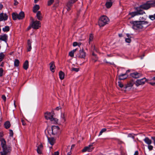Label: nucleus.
Masks as SVG:
<instances>
[{
  "instance_id": "obj_1",
  "label": "nucleus",
  "mask_w": 155,
  "mask_h": 155,
  "mask_svg": "<svg viewBox=\"0 0 155 155\" xmlns=\"http://www.w3.org/2000/svg\"><path fill=\"white\" fill-rule=\"evenodd\" d=\"M130 23L132 25L134 29L140 30L143 28L144 25H147L149 22L147 21H131Z\"/></svg>"
},
{
  "instance_id": "obj_2",
  "label": "nucleus",
  "mask_w": 155,
  "mask_h": 155,
  "mask_svg": "<svg viewBox=\"0 0 155 155\" xmlns=\"http://www.w3.org/2000/svg\"><path fill=\"white\" fill-rule=\"evenodd\" d=\"M155 7V2L153 1H149L141 5L140 6L137 7L139 8V9H142L147 10L151 7Z\"/></svg>"
},
{
  "instance_id": "obj_3",
  "label": "nucleus",
  "mask_w": 155,
  "mask_h": 155,
  "mask_svg": "<svg viewBox=\"0 0 155 155\" xmlns=\"http://www.w3.org/2000/svg\"><path fill=\"white\" fill-rule=\"evenodd\" d=\"M109 21V19L106 16H101L98 21V25L100 27H103L107 24Z\"/></svg>"
},
{
  "instance_id": "obj_4",
  "label": "nucleus",
  "mask_w": 155,
  "mask_h": 155,
  "mask_svg": "<svg viewBox=\"0 0 155 155\" xmlns=\"http://www.w3.org/2000/svg\"><path fill=\"white\" fill-rule=\"evenodd\" d=\"M1 145L3 151L5 153H7L9 152L11 150L10 147H7L6 144V142L5 140L3 138H2L1 140Z\"/></svg>"
},
{
  "instance_id": "obj_5",
  "label": "nucleus",
  "mask_w": 155,
  "mask_h": 155,
  "mask_svg": "<svg viewBox=\"0 0 155 155\" xmlns=\"http://www.w3.org/2000/svg\"><path fill=\"white\" fill-rule=\"evenodd\" d=\"M135 8L137 11H136L130 12L129 14V15L131 16V18H133L136 15H142L144 14H145L144 11L141 9H139V7H137Z\"/></svg>"
},
{
  "instance_id": "obj_6",
  "label": "nucleus",
  "mask_w": 155,
  "mask_h": 155,
  "mask_svg": "<svg viewBox=\"0 0 155 155\" xmlns=\"http://www.w3.org/2000/svg\"><path fill=\"white\" fill-rule=\"evenodd\" d=\"M53 114L47 112L45 113V117L46 120H50L51 121L57 123L58 119L53 117Z\"/></svg>"
},
{
  "instance_id": "obj_7",
  "label": "nucleus",
  "mask_w": 155,
  "mask_h": 155,
  "mask_svg": "<svg viewBox=\"0 0 155 155\" xmlns=\"http://www.w3.org/2000/svg\"><path fill=\"white\" fill-rule=\"evenodd\" d=\"M86 56V53L83 49L80 50L76 55L77 58L84 59Z\"/></svg>"
},
{
  "instance_id": "obj_8",
  "label": "nucleus",
  "mask_w": 155,
  "mask_h": 155,
  "mask_svg": "<svg viewBox=\"0 0 155 155\" xmlns=\"http://www.w3.org/2000/svg\"><path fill=\"white\" fill-rule=\"evenodd\" d=\"M41 23L40 22L38 21L34 20L32 18V27L34 29H37L40 27Z\"/></svg>"
},
{
  "instance_id": "obj_9",
  "label": "nucleus",
  "mask_w": 155,
  "mask_h": 155,
  "mask_svg": "<svg viewBox=\"0 0 155 155\" xmlns=\"http://www.w3.org/2000/svg\"><path fill=\"white\" fill-rule=\"evenodd\" d=\"M52 134L53 135H55L59 134L60 132V128L58 126H52L51 127Z\"/></svg>"
},
{
  "instance_id": "obj_10",
  "label": "nucleus",
  "mask_w": 155,
  "mask_h": 155,
  "mask_svg": "<svg viewBox=\"0 0 155 155\" xmlns=\"http://www.w3.org/2000/svg\"><path fill=\"white\" fill-rule=\"evenodd\" d=\"M148 81L145 78L137 80L136 81V85L138 86L139 85H143L144 84L145 82H147Z\"/></svg>"
},
{
  "instance_id": "obj_11",
  "label": "nucleus",
  "mask_w": 155,
  "mask_h": 155,
  "mask_svg": "<svg viewBox=\"0 0 155 155\" xmlns=\"http://www.w3.org/2000/svg\"><path fill=\"white\" fill-rule=\"evenodd\" d=\"M130 71V70H127L126 72L124 74H121L119 76V78L120 80H124L127 78L128 76L127 75V74Z\"/></svg>"
},
{
  "instance_id": "obj_12",
  "label": "nucleus",
  "mask_w": 155,
  "mask_h": 155,
  "mask_svg": "<svg viewBox=\"0 0 155 155\" xmlns=\"http://www.w3.org/2000/svg\"><path fill=\"white\" fill-rule=\"evenodd\" d=\"M93 147L92 144L89 145L88 146L85 147L82 150L83 152H85L86 151L91 152L92 151Z\"/></svg>"
},
{
  "instance_id": "obj_13",
  "label": "nucleus",
  "mask_w": 155,
  "mask_h": 155,
  "mask_svg": "<svg viewBox=\"0 0 155 155\" xmlns=\"http://www.w3.org/2000/svg\"><path fill=\"white\" fill-rule=\"evenodd\" d=\"M8 16L6 14H3L1 13L0 14V21H6L7 20Z\"/></svg>"
},
{
  "instance_id": "obj_14",
  "label": "nucleus",
  "mask_w": 155,
  "mask_h": 155,
  "mask_svg": "<svg viewBox=\"0 0 155 155\" xmlns=\"http://www.w3.org/2000/svg\"><path fill=\"white\" fill-rule=\"evenodd\" d=\"M134 81L133 80H131L127 83V84L126 85L124 88L126 89L128 87L131 88L134 85Z\"/></svg>"
},
{
  "instance_id": "obj_15",
  "label": "nucleus",
  "mask_w": 155,
  "mask_h": 155,
  "mask_svg": "<svg viewBox=\"0 0 155 155\" xmlns=\"http://www.w3.org/2000/svg\"><path fill=\"white\" fill-rule=\"evenodd\" d=\"M8 38V35L6 34L0 35V40L4 41L6 43L7 42Z\"/></svg>"
},
{
  "instance_id": "obj_16",
  "label": "nucleus",
  "mask_w": 155,
  "mask_h": 155,
  "mask_svg": "<svg viewBox=\"0 0 155 155\" xmlns=\"http://www.w3.org/2000/svg\"><path fill=\"white\" fill-rule=\"evenodd\" d=\"M130 75L133 78H137L141 76L142 75L140 73H139L137 72H136L131 73L130 74Z\"/></svg>"
},
{
  "instance_id": "obj_17",
  "label": "nucleus",
  "mask_w": 155,
  "mask_h": 155,
  "mask_svg": "<svg viewBox=\"0 0 155 155\" xmlns=\"http://www.w3.org/2000/svg\"><path fill=\"white\" fill-rule=\"evenodd\" d=\"M31 43L32 41L30 40H28L27 45V51H30L31 49Z\"/></svg>"
},
{
  "instance_id": "obj_18",
  "label": "nucleus",
  "mask_w": 155,
  "mask_h": 155,
  "mask_svg": "<svg viewBox=\"0 0 155 155\" xmlns=\"http://www.w3.org/2000/svg\"><path fill=\"white\" fill-rule=\"evenodd\" d=\"M18 19L21 20L23 19L25 17V14L23 12H21L18 14Z\"/></svg>"
},
{
  "instance_id": "obj_19",
  "label": "nucleus",
  "mask_w": 155,
  "mask_h": 155,
  "mask_svg": "<svg viewBox=\"0 0 155 155\" xmlns=\"http://www.w3.org/2000/svg\"><path fill=\"white\" fill-rule=\"evenodd\" d=\"M36 17L37 19L39 20H41L42 18V17L41 16V12L38 11L36 14Z\"/></svg>"
},
{
  "instance_id": "obj_20",
  "label": "nucleus",
  "mask_w": 155,
  "mask_h": 155,
  "mask_svg": "<svg viewBox=\"0 0 155 155\" xmlns=\"http://www.w3.org/2000/svg\"><path fill=\"white\" fill-rule=\"evenodd\" d=\"M50 69L51 71L52 72H54V62L53 61L51 62L50 64Z\"/></svg>"
},
{
  "instance_id": "obj_21",
  "label": "nucleus",
  "mask_w": 155,
  "mask_h": 155,
  "mask_svg": "<svg viewBox=\"0 0 155 155\" xmlns=\"http://www.w3.org/2000/svg\"><path fill=\"white\" fill-rule=\"evenodd\" d=\"M48 140L50 144L53 145L54 143L55 140L53 137H48Z\"/></svg>"
},
{
  "instance_id": "obj_22",
  "label": "nucleus",
  "mask_w": 155,
  "mask_h": 155,
  "mask_svg": "<svg viewBox=\"0 0 155 155\" xmlns=\"http://www.w3.org/2000/svg\"><path fill=\"white\" fill-rule=\"evenodd\" d=\"M39 6L38 5H36L33 8V12L34 13L37 12V11L39 9Z\"/></svg>"
},
{
  "instance_id": "obj_23",
  "label": "nucleus",
  "mask_w": 155,
  "mask_h": 155,
  "mask_svg": "<svg viewBox=\"0 0 155 155\" xmlns=\"http://www.w3.org/2000/svg\"><path fill=\"white\" fill-rule=\"evenodd\" d=\"M143 140L144 142L148 145H150L152 143L151 140L148 137H146Z\"/></svg>"
},
{
  "instance_id": "obj_24",
  "label": "nucleus",
  "mask_w": 155,
  "mask_h": 155,
  "mask_svg": "<svg viewBox=\"0 0 155 155\" xmlns=\"http://www.w3.org/2000/svg\"><path fill=\"white\" fill-rule=\"evenodd\" d=\"M28 67V61L26 60L23 64V68L25 70H27Z\"/></svg>"
},
{
  "instance_id": "obj_25",
  "label": "nucleus",
  "mask_w": 155,
  "mask_h": 155,
  "mask_svg": "<svg viewBox=\"0 0 155 155\" xmlns=\"http://www.w3.org/2000/svg\"><path fill=\"white\" fill-rule=\"evenodd\" d=\"M59 75L60 79L63 80L64 79V74L63 72L61 71H60L59 73Z\"/></svg>"
},
{
  "instance_id": "obj_26",
  "label": "nucleus",
  "mask_w": 155,
  "mask_h": 155,
  "mask_svg": "<svg viewBox=\"0 0 155 155\" xmlns=\"http://www.w3.org/2000/svg\"><path fill=\"white\" fill-rule=\"evenodd\" d=\"M12 17L13 20L18 19V14L16 13H13L12 14Z\"/></svg>"
},
{
  "instance_id": "obj_27",
  "label": "nucleus",
  "mask_w": 155,
  "mask_h": 155,
  "mask_svg": "<svg viewBox=\"0 0 155 155\" xmlns=\"http://www.w3.org/2000/svg\"><path fill=\"white\" fill-rule=\"evenodd\" d=\"M4 125L5 128L7 129L9 128L11 126L10 122L9 121H6Z\"/></svg>"
},
{
  "instance_id": "obj_28",
  "label": "nucleus",
  "mask_w": 155,
  "mask_h": 155,
  "mask_svg": "<svg viewBox=\"0 0 155 155\" xmlns=\"http://www.w3.org/2000/svg\"><path fill=\"white\" fill-rule=\"evenodd\" d=\"M77 49H74L72 51H71V52L69 53V55L71 57H73L74 56V54L75 52L76 51Z\"/></svg>"
},
{
  "instance_id": "obj_29",
  "label": "nucleus",
  "mask_w": 155,
  "mask_h": 155,
  "mask_svg": "<svg viewBox=\"0 0 155 155\" xmlns=\"http://www.w3.org/2000/svg\"><path fill=\"white\" fill-rule=\"evenodd\" d=\"M106 6L107 8H109L112 5V3L111 2H107L106 3Z\"/></svg>"
},
{
  "instance_id": "obj_30",
  "label": "nucleus",
  "mask_w": 155,
  "mask_h": 155,
  "mask_svg": "<svg viewBox=\"0 0 155 155\" xmlns=\"http://www.w3.org/2000/svg\"><path fill=\"white\" fill-rule=\"evenodd\" d=\"M9 27L8 26H6L2 29V30L4 32H8L9 31Z\"/></svg>"
},
{
  "instance_id": "obj_31",
  "label": "nucleus",
  "mask_w": 155,
  "mask_h": 155,
  "mask_svg": "<svg viewBox=\"0 0 155 155\" xmlns=\"http://www.w3.org/2000/svg\"><path fill=\"white\" fill-rule=\"evenodd\" d=\"M78 0H71L69 1L67 3L72 6L73 4Z\"/></svg>"
},
{
  "instance_id": "obj_32",
  "label": "nucleus",
  "mask_w": 155,
  "mask_h": 155,
  "mask_svg": "<svg viewBox=\"0 0 155 155\" xmlns=\"http://www.w3.org/2000/svg\"><path fill=\"white\" fill-rule=\"evenodd\" d=\"M19 61L18 59H16L14 61V65L15 66L18 67L19 66Z\"/></svg>"
},
{
  "instance_id": "obj_33",
  "label": "nucleus",
  "mask_w": 155,
  "mask_h": 155,
  "mask_svg": "<svg viewBox=\"0 0 155 155\" xmlns=\"http://www.w3.org/2000/svg\"><path fill=\"white\" fill-rule=\"evenodd\" d=\"M5 56L3 53L2 52L0 53V62L2 61L3 60Z\"/></svg>"
},
{
  "instance_id": "obj_34",
  "label": "nucleus",
  "mask_w": 155,
  "mask_h": 155,
  "mask_svg": "<svg viewBox=\"0 0 155 155\" xmlns=\"http://www.w3.org/2000/svg\"><path fill=\"white\" fill-rule=\"evenodd\" d=\"M71 5H69L68 3L66 5V9H67L68 11H70L71 9V7H72Z\"/></svg>"
},
{
  "instance_id": "obj_35",
  "label": "nucleus",
  "mask_w": 155,
  "mask_h": 155,
  "mask_svg": "<svg viewBox=\"0 0 155 155\" xmlns=\"http://www.w3.org/2000/svg\"><path fill=\"white\" fill-rule=\"evenodd\" d=\"M149 18L152 20H153L155 19V14L153 15H150Z\"/></svg>"
},
{
  "instance_id": "obj_36",
  "label": "nucleus",
  "mask_w": 155,
  "mask_h": 155,
  "mask_svg": "<svg viewBox=\"0 0 155 155\" xmlns=\"http://www.w3.org/2000/svg\"><path fill=\"white\" fill-rule=\"evenodd\" d=\"M93 38V35L92 34H91L89 36V43L90 41H92Z\"/></svg>"
},
{
  "instance_id": "obj_37",
  "label": "nucleus",
  "mask_w": 155,
  "mask_h": 155,
  "mask_svg": "<svg viewBox=\"0 0 155 155\" xmlns=\"http://www.w3.org/2000/svg\"><path fill=\"white\" fill-rule=\"evenodd\" d=\"M54 0H49L48 1V6L51 5L54 2Z\"/></svg>"
},
{
  "instance_id": "obj_38",
  "label": "nucleus",
  "mask_w": 155,
  "mask_h": 155,
  "mask_svg": "<svg viewBox=\"0 0 155 155\" xmlns=\"http://www.w3.org/2000/svg\"><path fill=\"white\" fill-rule=\"evenodd\" d=\"M71 70L72 71H75L76 72H78L79 71V69L78 68H72Z\"/></svg>"
},
{
  "instance_id": "obj_39",
  "label": "nucleus",
  "mask_w": 155,
  "mask_h": 155,
  "mask_svg": "<svg viewBox=\"0 0 155 155\" xmlns=\"http://www.w3.org/2000/svg\"><path fill=\"white\" fill-rule=\"evenodd\" d=\"M125 40L126 42L128 43H130L131 41V40L130 38H126Z\"/></svg>"
},
{
  "instance_id": "obj_40",
  "label": "nucleus",
  "mask_w": 155,
  "mask_h": 155,
  "mask_svg": "<svg viewBox=\"0 0 155 155\" xmlns=\"http://www.w3.org/2000/svg\"><path fill=\"white\" fill-rule=\"evenodd\" d=\"M118 86L120 88H122L124 87L123 84L120 82H118Z\"/></svg>"
},
{
  "instance_id": "obj_41",
  "label": "nucleus",
  "mask_w": 155,
  "mask_h": 155,
  "mask_svg": "<svg viewBox=\"0 0 155 155\" xmlns=\"http://www.w3.org/2000/svg\"><path fill=\"white\" fill-rule=\"evenodd\" d=\"M37 153L39 154H41V149L37 148Z\"/></svg>"
},
{
  "instance_id": "obj_42",
  "label": "nucleus",
  "mask_w": 155,
  "mask_h": 155,
  "mask_svg": "<svg viewBox=\"0 0 155 155\" xmlns=\"http://www.w3.org/2000/svg\"><path fill=\"white\" fill-rule=\"evenodd\" d=\"M3 70L2 68H0V77H1L2 76V74L3 73Z\"/></svg>"
},
{
  "instance_id": "obj_43",
  "label": "nucleus",
  "mask_w": 155,
  "mask_h": 155,
  "mask_svg": "<svg viewBox=\"0 0 155 155\" xmlns=\"http://www.w3.org/2000/svg\"><path fill=\"white\" fill-rule=\"evenodd\" d=\"M9 134L10 136L12 137L13 135V133L12 130H9Z\"/></svg>"
},
{
  "instance_id": "obj_44",
  "label": "nucleus",
  "mask_w": 155,
  "mask_h": 155,
  "mask_svg": "<svg viewBox=\"0 0 155 155\" xmlns=\"http://www.w3.org/2000/svg\"><path fill=\"white\" fill-rule=\"evenodd\" d=\"M153 147L152 146L150 145H148V148L150 150H153Z\"/></svg>"
},
{
  "instance_id": "obj_45",
  "label": "nucleus",
  "mask_w": 155,
  "mask_h": 155,
  "mask_svg": "<svg viewBox=\"0 0 155 155\" xmlns=\"http://www.w3.org/2000/svg\"><path fill=\"white\" fill-rule=\"evenodd\" d=\"M92 55L93 56H94V57H95V59H94V62H95L97 61L98 58H97V57H96V54H95L94 53H92Z\"/></svg>"
},
{
  "instance_id": "obj_46",
  "label": "nucleus",
  "mask_w": 155,
  "mask_h": 155,
  "mask_svg": "<svg viewBox=\"0 0 155 155\" xmlns=\"http://www.w3.org/2000/svg\"><path fill=\"white\" fill-rule=\"evenodd\" d=\"M61 118H62V121H63V122H64L65 121V119H64V114H63L62 115H61Z\"/></svg>"
},
{
  "instance_id": "obj_47",
  "label": "nucleus",
  "mask_w": 155,
  "mask_h": 155,
  "mask_svg": "<svg viewBox=\"0 0 155 155\" xmlns=\"http://www.w3.org/2000/svg\"><path fill=\"white\" fill-rule=\"evenodd\" d=\"M43 146L42 144L41 143L39 146L38 147V148L42 149L43 148Z\"/></svg>"
},
{
  "instance_id": "obj_48",
  "label": "nucleus",
  "mask_w": 155,
  "mask_h": 155,
  "mask_svg": "<svg viewBox=\"0 0 155 155\" xmlns=\"http://www.w3.org/2000/svg\"><path fill=\"white\" fill-rule=\"evenodd\" d=\"M104 62H106V63H109L110 64H114V63H110V62H108L106 60V59H105L104 60Z\"/></svg>"
},
{
  "instance_id": "obj_49",
  "label": "nucleus",
  "mask_w": 155,
  "mask_h": 155,
  "mask_svg": "<svg viewBox=\"0 0 155 155\" xmlns=\"http://www.w3.org/2000/svg\"><path fill=\"white\" fill-rule=\"evenodd\" d=\"M73 46H76L78 45V43L76 42H74L73 43Z\"/></svg>"
},
{
  "instance_id": "obj_50",
  "label": "nucleus",
  "mask_w": 155,
  "mask_h": 155,
  "mask_svg": "<svg viewBox=\"0 0 155 155\" xmlns=\"http://www.w3.org/2000/svg\"><path fill=\"white\" fill-rule=\"evenodd\" d=\"M128 137H132L133 138H134V136L131 134H129L128 135Z\"/></svg>"
},
{
  "instance_id": "obj_51",
  "label": "nucleus",
  "mask_w": 155,
  "mask_h": 155,
  "mask_svg": "<svg viewBox=\"0 0 155 155\" xmlns=\"http://www.w3.org/2000/svg\"><path fill=\"white\" fill-rule=\"evenodd\" d=\"M59 152L58 151L55 152L52 155H59Z\"/></svg>"
},
{
  "instance_id": "obj_52",
  "label": "nucleus",
  "mask_w": 155,
  "mask_h": 155,
  "mask_svg": "<svg viewBox=\"0 0 155 155\" xmlns=\"http://www.w3.org/2000/svg\"><path fill=\"white\" fill-rule=\"evenodd\" d=\"M2 98L4 101H5L6 100V97L5 95H2Z\"/></svg>"
},
{
  "instance_id": "obj_53",
  "label": "nucleus",
  "mask_w": 155,
  "mask_h": 155,
  "mask_svg": "<svg viewBox=\"0 0 155 155\" xmlns=\"http://www.w3.org/2000/svg\"><path fill=\"white\" fill-rule=\"evenodd\" d=\"M21 121L22 125H25L26 124V123H25V121L22 119L21 120Z\"/></svg>"
},
{
  "instance_id": "obj_54",
  "label": "nucleus",
  "mask_w": 155,
  "mask_h": 155,
  "mask_svg": "<svg viewBox=\"0 0 155 155\" xmlns=\"http://www.w3.org/2000/svg\"><path fill=\"white\" fill-rule=\"evenodd\" d=\"M61 108V107L59 106V107H57L55 109L57 110H59V109H60Z\"/></svg>"
},
{
  "instance_id": "obj_55",
  "label": "nucleus",
  "mask_w": 155,
  "mask_h": 155,
  "mask_svg": "<svg viewBox=\"0 0 155 155\" xmlns=\"http://www.w3.org/2000/svg\"><path fill=\"white\" fill-rule=\"evenodd\" d=\"M107 130V129L106 128H103L101 130V131L103 132H104L105 131H106Z\"/></svg>"
},
{
  "instance_id": "obj_56",
  "label": "nucleus",
  "mask_w": 155,
  "mask_h": 155,
  "mask_svg": "<svg viewBox=\"0 0 155 155\" xmlns=\"http://www.w3.org/2000/svg\"><path fill=\"white\" fill-rule=\"evenodd\" d=\"M14 1H15V3H14V5H16L18 4V2L16 0H14Z\"/></svg>"
},
{
  "instance_id": "obj_57",
  "label": "nucleus",
  "mask_w": 155,
  "mask_h": 155,
  "mask_svg": "<svg viewBox=\"0 0 155 155\" xmlns=\"http://www.w3.org/2000/svg\"><path fill=\"white\" fill-rule=\"evenodd\" d=\"M149 83L153 86H154L155 85V82H149Z\"/></svg>"
},
{
  "instance_id": "obj_58",
  "label": "nucleus",
  "mask_w": 155,
  "mask_h": 155,
  "mask_svg": "<svg viewBox=\"0 0 155 155\" xmlns=\"http://www.w3.org/2000/svg\"><path fill=\"white\" fill-rule=\"evenodd\" d=\"M138 152L137 151H136L135 152L134 154V155H138Z\"/></svg>"
},
{
  "instance_id": "obj_59",
  "label": "nucleus",
  "mask_w": 155,
  "mask_h": 155,
  "mask_svg": "<svg viewBox=\"0 0 155 155\" xmlns=\"http://www.w3.org/2000/svg\"><path fill=\"white\" fill-rule=\"evenodd\" d=\"M127 36L128 37V38H131V36L129 34H126Z\"/></svg>"
},
{
  "instance_id": "obj_60",
  "label": "nucleus",
  "mask_w": 155,
  "mask_h": 155,
  "mask_svg": "<svg viewBox=\"0 0 155 155\" xmlns=\"http://www.w3.org/2000/svg\"><path fill=\"white\" fill-rule=\"evenodd\" d=\"M103 133V132H102L101 130V131H100V133H99V136H100L102 134V133Z\"/></svg>"
},
{
  "instance_id": "obj_61",
  "label": "nucleus",
  "mask_w": 155,
  "mask_h": 155,
  "mask_svg": "<svg viewBox=\"0 0 155 155\" xmlns=\"http://www.w3.org/2000/svg\"><path fill=\"white\" fill-rule=\"evenodd\" d=\"M71 151H70L69 152H68V153H67V155H71Z\"/></svg>"
},
{
  "instance_id": "obj_62",
  "label": "nucleus",
  "mask_w": 155,
  "mask_h": 155,
  "mask_svg": "<svg viewBox=\"0 0 155 155\" xmlns=\"http://www.w3.org/2000/svg\"><path fill=\"white\" fill-rule=\"evenodd\" d=\"M74 146H75V145H74V144L72 145L71 146V149L72 148H73V147H74Z\"/></svg>"
},
{
  "instance_id": "obj_63",
  "label": "nucleus",
  "mask_w": 155,
  "mask_h": 155,
  "mask_svg": "<svg viewBox=\"0 0 155 155\" xmlns=\"http://www.w3.org/2000/svg\"><path fill=\"white\" fill-rule=\"evenodd\" d=\"M3 135V134H2L0 133V137H2Z\"/></svg>"
},
{
  "instance_id": "obj_64",
  "label": "nucleus",
  "mask_w": 155,
  "mask_h": 155,
  "mask_svg": "<svg viewBox=\"0 0 155 155\" xmlns=\"http://www.w3.org/2000/svg\"><path fill=\"white\" fill-rule=\"evenodd\" d=\"M6 154L4 152V153H2L1 155H6Z\"/></svg>"
}]
</instances>
